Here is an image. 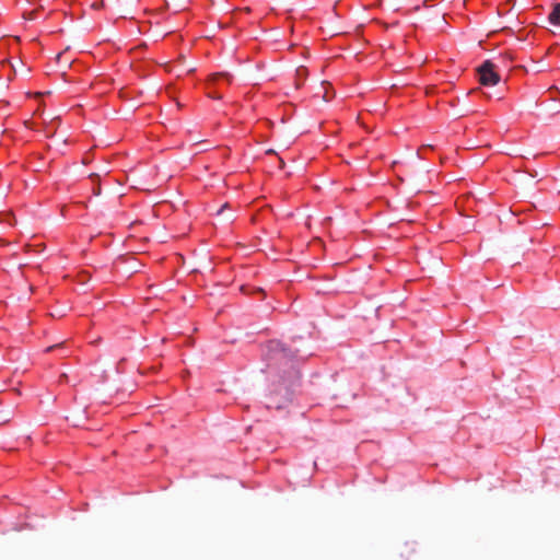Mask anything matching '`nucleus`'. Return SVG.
Masks as SVG:
<instances>
[{
  "label": "nucleus",
  "mask_w": 560,
  "mask_h": 560,
  "mask_svg": "<svg viewBox=\"0 0 560 560\" xmlns=\"http://www.w3.org/2000/svg\"><path fill=\"white\" fill-rule=\"evenodd\" d=\"M479 81L482 85L493 86L499 83L500 75L493 62L487 60L478 68Z\"/></svg>",
  "instance_id": "1"
},
{
  "label": "nucleus",
  "mask_w": 560,
  "mask_h": 560,
  "mask_svg": "<svg viewBox=\"0 0 560 560\" xmlns=\"http://www.w3.org/2000/svg\"><path fill=\"white\" fill-rule=\"evenodd\" d=\"M549 22L553 26H560V3H557L549 14Z\"/></svg>",
  "instance_id": "2"
},
{
  "label": "nucleus",
  "mask_w": 560,
  "mask_h": 560,
  "mask_svg": "<svg viewBox=\"0 0 560 560\" xmlns=\"http://www.w3.org/2000/svg\"><path fill=\"white\" fill-rule=\"evenodd\" d=\"M211 80L212 81H224L225 83L230 82L228 74H224V73L214 74Z\"/></svg>",
  "instance_id": "3"
}]
</instances>
